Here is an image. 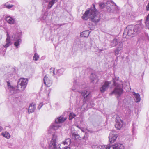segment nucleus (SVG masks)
Returning a JSON list of instances; mask_svg holds the SVG:
<instances>
[{
    "label": "nucleus",
    "instance_id": "nucleus-1",
    "mask_svg": "<svg viewBox=\"0 0 149 149\" xmlns=\"http://www.w3.org/2000/svg\"><path fill=\"white\" fill-rule=\"evenodd\" d=\"M143 28V25L141 24L128 25L124 30L123 37L127 39L133 37L140 32Z\"/></svg>",
    "mask_w": 149,
    "mask_h": 149
},
{
    "label": "nucleus",
    "instance_id": "nucleus-2",
    "mask_svg": "<svg viewBox=\"0 0 149 149\" xmlns=\"http://www.w3.org/2000/svg\"><path fill=\"white\" fill-rule=\"evenodd\" d=\"M82 18L85 20L89 18L91 21L94 22H97L99 21L100 18L97 10L95 8V5L93 4L92 7L86 10Z\"/></svg>",
    "mask_w": 149,
    "mask_h": 149
},
{
    "label": "nucleus",
    "instance_id": "nucleus-3",
    "mask_svg": "<svg viewBox=\"0 0 149 149\" xmlns=\"http://www.w3.org/2000/svg\"><path fill=\"white\" fill-rule=\"evenodd\" d=\"M28 80L27 79H19L18 82L17 88V89H16L14 87H10L8 89L10 95H13L16 93L18 91H22L24 90L26 88Z\"/></svg>",
    "mask_w": 149,
    "mask_h": 149
},
{
    "label": "nucleus",
    "instance_id": "nucleus-4",
    "mask_svg": "<svg viewBox=\"0 0 149 149\" xmlns=\"http://www.w3.org/2000/svg\"><path fill=\"white\" fill-rule=\"evenodd\" d=\"M113 81L114 85L116 87L110 94H115L117 96L118 99L120 100L121 99V97L123 91V85L122 84H118L116 82L115 79H113Z\"/></svg>",
    "mask_w": 149,
    "mask_h": 149
},
{
    "label": "nucleus",
    "instance_id": "nucleus-5",
    "mask_svg": "<svg viewBox=\"0 0 149 149\" xmlns=\"http://www.w3.org/2000/svg\"><path fill=\"white\" fill-rule=\"evenodd\" d=\"M57 136L55 134H53L52 139L49 144L48 149H60L59 145L57 143Z\"/></svg>",
    "mask_w": 149,
    "mask_h": 149
},
{
    "label": "nucleus",
    "instance_id": "nucleus-6",
    "mask_svg": "<svg viewBox=\"0 0 149 149\" xmlns=\"http://www.w3.org/2000/svg\"><path fill=\"white\" fill-rule=\"evenodd\" d=\"M66 119V117H63L62 116L58 117L55 120V123L52 125L50 127L54 130H57L61 126L58 125V124L63 123Z\"/></svg>",
    "mask_w": 149,
    "mask_h": 149
},
{
    "label": "nucleus",
    "instance_id": "nucleus-7",
    "mask_svg": "<svg viewBox=\"0 0 149 149\" xmlns=\"http://www.w3.org/2000/svg\"><path fill=\"white\" fill-rule=\"evenodd\" d=\"M125 147L123 144L120 143H114L112 145H106V149H124Z\"/></svg>",
    "mask_w": 149,
    "mask_h": 149
},
{
    "label": "nucleus",
    "instance_id": "nucleus-8",
    "mask_svg": "<svg viewBox=\"0 0 149 149\" xmlns=\"http://www.w3.org/2000/svg\"><path fill=\"white\" fill-rule=\"evenodd\" d=\"M118 135L114 131L111 132L109 134V141L110 143H113L116 141Z\"/></svg>",
    "mask_w": 149,
    "mask_h": 149
},
{
    "label": "nucleus",
    "instance_id": "nucleus-9",
    "mask_svg": "<svg viewBox=\"0 0 149 149\" xmlns=\"http://www.w3.org/2000/svg\"><path fill=\"white\" fill-rule=\"evenodd\" d=\"M111 84V82L106 81L103 84L100 88V91L102 93H103L108 88L109 85Z\"/></svg>",
    "mask_w": 149,
    "mask_h": 149
},
{
    "label": "nucleus",
    "instance_id": "nucleus-10",
    "mask_svg": "<svg viewBox=\"0 0 149 149\" xmlns=\"http://www.w3.org/2000/svg\"><path fill=\"white\" fill-rule=\"evenodd\" d=\"M11 39H13L12 37H10L8 33H7V38L6 40V43L5 45H3V47L6 48L5 50H6V48L12 44V42H11V41L13 40H11Z\"/></svg>",
    "mask_w": 149,
    "mask_h": 149
},
{
    "label": "nucleus",
    "instance_id": "nucleus-11",
    "mask_svg": "<svg viewBox=\"0 0 149 149\" xmlns=\"http://www.w3.org/2000/svg\"><path fill=\"white\" fill-rule=\"evenodd\" d=\"M12 38L13 39L11 40H14L16 41L14 44V45L18 48L20 42L21 41V39L18 37L17 35L15 36L14 35H13L12 36Z\"/></svg>",
    "mask_w": 149,
    "mask_h": 149
},
{
    "label": "nucleus",
    "instance_id": "nucleus-12",
    "mask_svg": "<svg viewBox=\"0 0 149 149\" xmlns=\"http://www.w3.org/2000/svg\"><path fill=\"white\" fill-rule=\"evenodd\" d=\"M94 105V103L92 101L88 103V104L84 103L82 106L81 109L83 110H85L91 108Z\"/></svg>",
    "mask_w": 149,
    "mask_h": 149
},
{
    "label": "nucleus",
    "instance_id": "nucleus-13",
    "mask_svg": "<svg viewBox=\"0 0 149 149\" xmlns=\"http://www.w3.org/2000/svg\"><path fill=\"white\" fill-rule=\"evenodd\" d=\"M81 95L83 97H84V100L85 101L87 100L91 97V95L89 91H84L81 93Z\"/></svg>",
    "mask_w": 149,
    "mask_h": 149
},
{
    "label": "nucleus",
    "instance_id": "nucleus-14",
    "mask_svg": "<svg viewBox=\"0 0 149 149\" xmlns=\"http://www.w3.org/2000/svg\"><path fill=\"white\" fill-rule=\"evenodd\" d=\"M43 80L44 84L47 87H49L52 85V81L48 78V77L47 76V75H46L44 77Z\"/></svg>",
    "mask_w": 149,
    "mask_h": 149
},
{
    "label": "nucleus",
    "instance_id": "nucleus-15",
    "mask_svg": "<svg viewBox=\"0 0 149 149\" xmlns=\"http://www.w3.org/2000/svg\"><path fill=\"white\" fill-rule=\"evenodd\" d=\"M123 121L121 119L116 121L115 127L118 130H120L123 126Z\"/></svg>",
    "mask_w": 149,
    "mask_h": 149
},
{
    "label": "nucleus",
    "instance_id": "nucleus-16",
    "mask_svg": "<svg viewBox=\"0 0 149 149\" xmlns=\"http://www.w3.org/2000/svg\"><path fill=\"white\" fill-rule=\"evenodd\" d=\"M6 20L10 24H14L15 22V18L10 16H6Z\"/></svg>",
    "mask_w": 149,
    "mask_h": 149
},
{
    "label": "nucleus",
    "instance_id": "nucleus-17",
    "mask_svg": "<svg viewBox=\"0 0 149 149\" xmlns=\"http://www.w3.org/2000/svg\"><path fill=\"white\" fill-rule=\"evenodd\" d=\"M36 108V105L35 104L33 103L30 104L28 109V113H30L34 112Z\"/></svg>",
    "mask_w": 149,
    "mask_h": 149
},
{
    "label": "nucleus",
    "instance_id": "nucleus-18",
    "mask_svg": "<svg viewBox=\"0 0 149 149\" xmlns=\"http://www.w3.org/2000/svg\"><path fill=\"white\" fill-rule=\"evenodd\" d=\"M132 94L135 98V102H140L141 100L140 95L138 93H136L134 92H132Z\"/></svg>",
    "mask_w": 149,
    "mask_h": 149
},
{
    "label": "nucleus",
    "instance_id": "nucleus-19",
    "mask_svg": "<svg viewBox=\"0 0 149 149\" xmlns=\"http://www.w3.org/2000/svg\"><path fill=\"white\" fill-rule=\"evenodd\" d=\"M90 79L91 80V82L92 83H93L95 80H97V81H98V77L95 73H92L91 74Z\"/></svg>",
    "mask_w": 149,
    "mask_h": 149
},
{
    "label": "nucleus",
    "instance_id": "nucleus-20",
    "mask_svg": "<svg viewBox=\"0 0 149 149\" xmlns=\"http://www.w3.org/2000/svg\"><path fill=\"white\" fill-rule=\"evenodd\" d=\"M90 34L89 31H85L81 33V36L84 37H87Z\"/></svg>",
    "mask_w": 149,
    "mask_h": 149
},
{
    "label": "nucleus",
    "instance_id": "nucleus-21",
    "mask_svg": "<svg viewBox=\"0 0 149 149\" xmlns=\"http://www.w3.org/2000/svg\"><path fill=\"white\" fill-rule=\"evenodd\" d=\"M58 0H52L50 1L48 6V9H49L53 6V5Z\"/></svg>",
    "mask_w": 149,
    "mask_h": 149
},
{
    "label": "nucleus",
    "instance_id": "nucleus-22",
    "mask_svg": "<svg viewBox=\"0 0 149 149\" xmlns=\"http://www.w3.org/2000/svg\"><path fill=\"white\" fill-rule=\"evenodd\" d=\"M1 135L3 136L4 137L6 138L7 139H9L10 136L9 133L7 131L2 132L1 133Z\"/></svg>",
    "mask_w": 149,
    "mask_h": 149
},
{
    "label": "nucleus",
    "instance_id": "nucleus-23",
    "mask_svg": "<svg viewBox=\"0 0 149 149\" xmlns=\"http://www.w3.org/2000/svg\"><path fill=\"white\" fill-rule=\"evenodd\" d=\"M118 39H114L111 42V45L112 47H114L116 46L118 42Z\"/></svg>",
    "mask_w": 149,
    "mask_h": 149
},
{
    "label": "nucleus",
    "instance_id": "nucleus-24",
    "mask_svg": "<svg viewBox=\"0 0 149 149\" xmlns=\"http://www.w3.org/2000/svg\"><path fill=\"white\" fill-rule=\"evenodd\" d=\"M72 136L73 138H74L76 139H78L80 140L81 138L79 135L75 132L72 134Z\"/></svg>",
    "mask_w": 149,
    "mask_h": 149
},
{
    "label": "nucleus",
    "instance_id": "nucleus-25",
    "mask_svg": "<svg viewBox=\"0 0 149 149\" xmlns=\"http://www.w3.org/2000/svg\"><path fill=\"white\" fill-rule=\"evenodd\" d=\"M137 128V125H135L133 123L132 124V132L133 134L135 133V132Z\"/></svg>",
    "mask_w": 149,
    "mask_h": 149
},
{
    "label": "nucleus",
    "instance_id": "nucleus-26",
    "mask_svg": "<svg viewBox=\"0 0 149 149\" xmlns=\"http://www.w3.org/2000/svg\"><path fill=\"white\" fill-rule=\"evenodd\" d=\"M71 142V140L69 138L67 139H65V141L63 142V144L64 145L69 144L70 145Z\"/></svg>",
    "mask_w": 149,
    "mask_h": 149
},
{
    "label": "nucleus",
    "instance_id": "nucleus-27",
    "mask_svg": "<svg viewBox=\"0 0 149 149\" xmlns=\"http://www.w3.org/2000/svg\"><path fill=\"white\" fill-rule=\"evenodd\" d=\"M123 44L122 42H120L118 43V46L117 48L118 49V50H121L123 49Z\"/></svg>",
    "mask_w": 149,
    "mask_h": 149
},
{
    "label": "nucleus",
    "instance_id": "nucleus-28",
    "mask_svg": "<svg viewBox=\"0 0 149 149\" xmlns=\"http://www.w3.org/2000/svg\"><path fill=\"white\" fill-rule=\"evenodd\" d=\"M106 2H105V6L110 8V6L113 4L112 1H106Z\"/></svg>",
    "mask_w": 149,
    "mask_h": 149
},
{
    "label": "nucleus",
    "instance_id": "nucleus-29",
    "mask_svg": "<svg viewBox=\"0 0 149 149\" xmlns=\"http://www.w3.org/2000/svg\"><path fill=\"white\" fill-rule=\"evenodd\" d=\"M95 147H97V148L98 149H103L104 148H105L106 149V146H97V145H94L93 146H92V147L93 148V147H95Z\"/></svg>",
    "mask_w": 149,
    "mask_h": 149
},
{
    "label": "nucleus",
    "instance_id": "nucleus-30",
    "mask_svg": "<svg viewBox=\"0 0 149 149\" xmlns=\"http://www.w3.org/2000/svg\"><path fill=\"white\" fill-rule=\"evenodd\" d=\"M145 23L147 26H149V14L146 17Z\"/></svg>",
    "mask_w": 149,
    "mask_h": 149
},
{
    "label": "nucleus",
    "instance_id": "nucleus-31",
    "mask_svg": "<svg viewBox=\"0 0 149 149\" xmlns=\"http://www.w3.org/2000/svg\"><path fill=\"white\" fill-rule=\"evenodd\" d=\"M33 58V60L36 61H37L39 58V56L38 55L37 53H35Z\"/></svg>",
    "mask_w": 149,
    "mask_h": 149
},
{
    "label": "nucleus",
    "instance_id": "nucleus-32",
    "mask_svg": "<svg viewBox=\"0 0 149 149\" xmlns=\"http://www.w3.org/2000/svg\"><path fill=\"white\" fill-rule=\"evenodd\" d=\"M99 6L100 8H103L104 7H106L105 2H99Z\"/></svg>",
    "mask_w": 149,
    "mask_h": 149
},
{
    "label": "nucleus",
    "instance_id": "nucleus-33",
    "mask_svg": "<svg viewBox=\"0 0 149 149\" xmlns=\"http://www.w3.org/2000/svg\"><path fill=\"white\" fill-rule=\"evenodd\" d=\"M76 115L75 114H74L73 113H70L69 115V120H72L76 116Z\"/></svg>",
    "mask_w": 149,
    "mask_h": 149
},
{
    "label": "nucleus",
    "instance_id": "nucleus-34",
    "mask_svg": "<svg viewBox=\"0 0 149 149\" xmlns=\"http://www.w3.org/2000/svg\"><path fill=\"white\" fill-rule=\"evenodd\" d=\"M4 6L7 8L8 9H10L14 6L13 5H10L8 3H6L4 5Z\"/></svg>",
    "mask_w": 149,
    "mask_h": 149
},
{
    "label": "nucleus",
    "instance_id": "nucleus-35",
    "mask_svg": "<svg viewBox=\"0 0 149 149\" xmlns=\"http://www.w3.org/2000/svg\"><path fill=\"white\" fill-rule=\"evenodd\" d=\"M63 72V70L62 69L58 70H57V73L59 76L62 75Z\"/></svg>",
    "mask_w": 149,
    "mask_h": 149
},
{
    "label": "nucleus",
    "instance_id": "nucleus-36",
    "mask_svg": "<svg viewBox=\"0 0 149 149\" xmlns=\"http://www.w3.org/2000/svg\"><path fill=\"white\" fill-rule=\"evenodd\" d=\"M54 68H51L50 69V73L51 74L52 73V75H54L55 74L54 72Z\"/></svg>",
    "mask_w": 149,
    "mask_h": 149
},
{
    "label": "nucleus",
    "instance_id": "nucleus-37",
    "mask_svg": "<svg viewBox=\"0 0 149 149\" xmlns=\"http://www.w3.org/2000/svg\"><path fill=\"white\" fill-rule=\"evenodd\" d=\"M120 50H118V49L117 48L115 50V55L116 56L118 55L119 54V51Z\"/></svg>",
    "mask_w": 149,
    "mask_h": 149
},
{
    "label": "nucleus",
    "instance_id": "nucleus-38",
    "mask_svg": "<svg viewBox=\"0 0 149 149\" xmlns=\"http://www.w3.org/2000/svg\"><path fill=\"white\" fill-rule=\"evenodd\" d=\"M43 103L41 102V103H40L38 107V109L39 110H40L41 108L43 106Z\"/></svg>",
    "mask_w": 149,
    "mask_h": 149
},
{
    "label": "nucleus",
    "instance_id": "nucleus-39",
    "mask_svg": "<svg viewBox=\"0 0 149 149\" xmlns=\"http://www.w3.org/2000/svg\"><path fill=\"white\" fill-rule=\"evenodd\" d=\"M77 86V85H74L72 87V90L74 91H77V90L75 88V87H76Z\"/></svg>",
    "mask_w": 149,
    "mask_h": 149
},
{
    "label": "nucleus",
    "instance_id": "nucleus-40",
    "mask_svg": "<svg viewBox=\"0 0 149 149\" xmlns=\"http://www.w3.org/2000/svg\"><path fill=\"white\" fill-rule=\"evenodd\" d=\"M88 138V135H87L86 133H85V135H84V137L83 138V139H84L86 140Z\"/></svg>",
    "mask_w": 149,
    "mask_h": 149
},
{
    "label": "nucleus",
    "instance_id": "nucleus-41",
    "mask_svg": "<svg viewBox=\"0 0 149 149\" xmlns=\"http://www.w3.org/2000/svg\"><path fill=\"white\" fill-rule=\"evenodd\" d=\"M146 10L147 11L149 10V2L146 6Z\"/></svg>",
    "mask_w": 149,
    "mask_h": 149
},
{
    "label": "nucleus",
    "instance_id": "nucleus-42",
    "mask_svg": "<svg viewBox=\"0 0 149 149\" xmlns=\"http://www.w3.org/2000/svg\"><path fill=\"white\" fill-rule=\"evenodd\" d=\"M7 85L8 87V89L10 87H13V86H12L10 85V83L8 82H7Z\"/></svg>",
    "mask_w": 149,
    "mask_h": 149
},
{
    "label": "nucleus",
    "instance_id": "nucleus-43",
    "mask_svg": "<svg viewBox=\"0 0 149 149\" xmlns=\"http://www.w3.org/2000/svg\"><path fill=\"white\" fill-rule=\"evenodd\" d=\"M41 146L44 148H46V146H44L43 144H42L41 143Z\"/></svg>",
    "mask_w": 149,
    "mask_h": 149
},
{
    "label": "nucleus",
    "instance_id": "nucleus-44",
    "mask_svg": "<svg viewBox=\"0 0 149 149\" xmlns=\"http://www.w3.org/2000/svg\"><path fill=\"white\" fill-rule=\"evenodd\" d=\"M146 39L149 42V37L147 35L146 36Z\"/></svg>",
    "mask_w": 149,
    "mask_h": 149
},
{
    "label": "nucleus",
    "instance_id": "nucleus-45",
    "mask_svg": "<svg viewBox=\"0 0 149 149\" xmlns=\"http://www.w3.org/2000/svg\"><path fill=\"white\" fill-rule=\"evenodd\" d=\"M45 3H47L48 2V0H43Z\"/></svg>",
    "mask_w": 149,
    "mask_h": 149
},
{
    "label": "nucleus",
    "instance_id": "nucleus-46",
    "mask_svg": "<svg viewBox=\"0 0 149 149\" xmlns=\"http://www.w3.org/2000/svg\"><path fill=\"white\" fill-rule=\"evenodd\" d=\"M2 130V127L0 126V132H1Z\"/></svg>",
    "mask_w": 149,
    "mask_h": 149
},
{
    "label": "nucleus",
    "instance_id": "nucleus-47",
    "mask_svg": "<svg viewBox=\"0 0 149 149\" xmlns=\"http://www.w3.org/2000/svg\"><path fill=\"white\" fill-rule=\"evenodd\" d=\"M130 89H128L127 90V91H127V92H129V91H130Z\"/></svg>",
    "mask_w": 149,
    "mask_h": 149
},
{
    "label": "nucleus",
    "instance_id": "nucleus-48",
    "mask_svg": "<svg viewBox=\"0 0 149 149\" xmlns=\"http://www.w3.org/2000/svg\"><path fill=\"white\" fill-rule=\"evenodd\" d=\"M77 127L78 128H79L80 129H81L80 127L78 125H77Z\"/></svg>",
    "mask_w": 149,
    "mask_h": 149
},
{
    "label": "nucleus",
    "instance_id": "nucleus-49",
    "mask_svg": "<svg viewBox=\"0 0 149 149\" xmlns=\"http://www.w3.org/2000/svg\"><path fill=\"white\" fill-rule=\"evenodd\" d=\"M49 90L48 91H49V93L48 94V95H49Z\"/></svg>",
    "mask_w": 149,
    "mask_h": 149
},
{
    "label": "nucleus",
    "instance_id": "nucleus-50",
    "mask_svg": "<svg viewBox=\"0 0 149 149\" xmlns=\"http://www.w3.org/2000/svg\"><path fill=\"white\" fill-rule=\"evenodd\" d=\"M81 131L83 132H84V131L83 130V129H81Z\"/></svg>",
    "mask_w": 149,
    "mask_h": 149
},
{
    "label": "nucleus",
    "instance_id": "nucleus-51",
    "mask_svg": "<svg viewBox=\"0 0 149 149\" xmlns=\"http://www.w3.org/2000/svg\"><path fill=\"white\" fill-rule=\"evenodd\" d=\"M88 132H89V131H89V130H88Z\"/></svg>",
    "mask_w": 149,
    "mask_h": 149
}]
</instances>
